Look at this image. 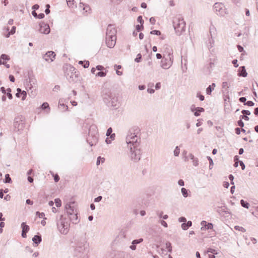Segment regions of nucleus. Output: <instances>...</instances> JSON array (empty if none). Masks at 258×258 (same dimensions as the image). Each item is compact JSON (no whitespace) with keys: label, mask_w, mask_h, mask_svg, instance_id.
Listing matches in <instances>:
<instances>
[{"label":"nucleus","mask_w":258,"mask_h":258,"mask_svg":"<svg viewBox=\"0 0 258 258\" xmlns=\"http://www.w3.org/2000/svg\"><path fill=\"white\" fill-rule=\"evenodd\" d=\"M139 130L136 128L132 132L130 131L126 137V143L127 147H139L141 143V138L138 136Z\"/></svg>","instance_id":"f257e3e1"},{"label":"nucleus","mask_w":258,"mask_h":258,"mask_svg":"<svg viewBox=\"0 0 258 258\" xmlns=\"http://www.w3.org/2000/svg\"><path fill=\"white\" fill-rule=\"evenodd\" d=\"M102 97L104 103L109 107L116 108L118 106V98L114 93L106 90L103 92Z\"/></svg>","instance_id":"f03ea898"},{"label":"nucleus","mask_w":258,"mask_h":258,"mask_svg":"<svg viewBox=\"0 0 258 258\" xmlns=\"http://www.w3.org/2000/svg\"><path fill=\"white\" fill-rule=\"evenodd\" d=\"M173 25L177 35H180L185 31V23L183 19L180 16L174 18Z\"/></svg>","instance_id":"7ed1b4c3"},{"label":"nucleus","mask_w":258,"mask_h":258,"mask_svg":"<svg viewBox=\"0 0 258 258\" xmlns=\"http://www.w3.org/2000/svg\"><path fill=\"white\" fill-rule=\"evenodd\" d=\"M64 74L70 82L76 81L79 75V72L76 71V69L71 65L67 66L64 69Z\"/></svg>","instance_id":"20e7f679"},{"label":"nucleus","mask_w":258,"mask_h":258,"mask_svg":"<svg viewBox=\"0 0 258 258\" xmlns=\"http://www.w3.org/2000/svg\"><path fill=\"white\" fill-rule=\"evenodd\" d=\"M57 226L59 232L63 234H66L69 230L70 222L69 220L60 216L59 219L57 222Z\"/></svg>","instance_id":"39448f33"},{"label":"nucleus","mask_w":258,"mask_h":258,"mask_svg":"<svg viewBox=\"0 0 258 258\" xmlns=\"http://www.w3.org/2000/svg\"><path fill=\"white\" fill-rule=\"evenodd\" d=\"M86 241L84 239L78 240L75 248L74 254L75 256L81 257L84 254L85 250V243Z\"/></svg>","instance_id":"423d86ee"},{"label":"nucleus","mask_w":258,"mask_h":258,"mask_svg":"<svg viewBox=\"0 0 258 258\" xmlns=\"http://www.w3.org/2000/svg\"><path fill=\"white\" fill-rule=\"evenodd\" d=\"M130 150L129 156L131 159L135 162L141 159V152L139 147H127Z\"/></svg>","instance_id":"0eeeda50"},{"label":"nucleus","mask_w":258,"mask_h":258,"mask_svg":"<svg viewBox=\"0 0 258 258\" xmlns=\"http://www.w3.org/2000/svg\"><path fill=\"white\" fill-rule=\"evenodd\" d=\"M173 56H171V53L167 55L164 54L163 59L161 61V67L165 70L169 69L173 64Z\"/></svg>","instance_id":"6e6552de"},{"label":"nucleus","mask_w":258,"mask_h":258,"mask_svg":"<svg viewBox=\"0 0 258 258\" xmlns=\"http://www.w3.org/2000/svg\"><path fill=\"white\" fill-rule=\"evenodd\" d=\"M214 10L217 15L224 16L228 14L227 9L224 4L222 3H216L214 5Z\"/></svg>","instance_id":"1a4fd4ad"},{"label":"nucleus","mask_w":258,"mask_h":258,"mask_svg":"<svg viewBox=\"0 0 258 258\" xmlns=\"http://www.w3.org/2000/svg\"><path fill=\"white\" fill-rule=\"evenodd\" d=\"M14 126L17 131L23 130L25 127V118L22 115H18L15 117Z\"/></svg>","instance_id":"9d476101"},{"label":"nucleus","mask_w":258,"mask_h":258,"mask_svg":"<svg viewBox=\"0 0 258 258\" xmlns=\"http://www.w3.org/2000/svg\"><path fill=\"white\" fill-rule=\"evenodd\" d=\"M116 30L112 25H109L107 26L106 33V38L107 39L114 38L116 36Z\"/></svg>","instance_id":"9b49d317"},{"label":"nucleus","mask_w":258,"mask_h":258,"mask_svg":"<svg viewBox=\"0 0 258 258\" xmlns=\"http://www.w3.org/2000/svg\"><path fill=\"white\" fill-rule=\"evenodd\" d=\"M40 29L39 32L41 33L48 34L50 33V28L48 24H45L43 22L40 23Z\"/></svg>","instance_id":"f8f14e48"},{"label":"nucleus","mask_w":258,"mask_h":258,"mask_svg":"<svg viewBox=\"0 0 258 258\" xmlns=\"http://www.w3.org/2000/svg\"><path fill=\"white\" fill-rule=\"evenodd\" d=\"M74 205V202H70L66 205L67 212L69 215H74V213L76 212L75 207L73 206Z\"/></svg>","instance_id":"ddd939ff"},{"label":"nucleus","mask_w":258,"mask_h":258,"mask_svg":"<svg viewBox=\"0 0 258 258\" xmlns=\"http://www.w3.org/2000/svg\"><path fill=\"white\" fill-rule=\"evenodd\" d=\"M55 56V54L53 51H48L43 56V58L46 61L52 62Z\"/></svg>","instance_id":"4468645a"},{"label":"nucleus","mask_w":258,"mask_h":258,"mask_svg":"<svg viewBox=\"0 0 258 258\" xmlns=\"http://www.w3.org/2000/svg\"><path fill=\"white\" fill-rule=\"evenodd\" d=\"M116 37H114V38H110L107 39L106 38V44L107 47L109 48H113L116 43Z\"/></svg>","instance_id":"2eb2a0df"},{"label":"nucleus","mask_w":258,"mask_h":258,"mask_svg":"<svg viewBox=\"0 0 258 258\" xmlns=\"http://www.w3.org/2000/svg\"><path fill=\"white\" fill-rule=\"evenodd\" d=\"M91 128H90L89 130V138H87V142L89 143V144L91 146H92L93 145L95 144L97 142V138H98V137L97 135H94L93 136H92V139H93V140L91 141H90V139H89V138L90 137V135H91Z\"/></svg>","instance_id":"dca6fc26"},{"label":"nucleus","mask_w":258,"mask_h":258,"mask_svg":"<svg viewBox=\"0 0 258 258\" xmlns=\"http://www.w3.org/2000/svg\"><path fill=\"white\" fill-rule=\"evenodd\" d=\"M143 241V238H140V239H135V240H134L132 242V245H131L130 246V248L133 250H135L136 249V244H139L141 242H142Z\"/></svg>","instance_id":"f3484780"},{"label":"nucleus","mask_w":258,"mask_h":258,"mask_svg":"<svg viewBox=\"0 0 258 258\" xmlns=\"http://www.w3.org/2000/svg\"><path fill=\"white\" fill-rule=\"evenodd\" d=\"M191 111L194 112L195 110L196 111L194 112V115L196 116H198L200 115V112H202L204 111V109L202 107H197L193 108L192 106L191 108Z\"/></svg>","instance_id":"a211bd4d"},{"label":"nucleus","mask_w":258,"mask_h":258,"mask_svg":"<svg viewBox=\"0 0 258 258\" xmlns=\"http://www.w3.org/2000/svg\"><path fill=\"white\" fill-rule=\"evenodd\" d=\"M238 75L239 76H242L243 77H246L247 76V73L244 66L240 67L239 68V73Z\"/></svg>","instance_id":"6ab92c4d"},{"label":"nucleus","mask_w":258,"mask_h":258,"mask_svg":"<svg viewBox=\"0 0 258 258\" xmlns=\"http://www.w3.org/2000/svg\"><path fill=\"white\" fill-rule=\"evenodd\" d=\"M32 241L36 246L38 245L42 241L41 235H36L32 238Z\"/></svg>","instance_id":"aec40b11"},{"label":"nucleus","mask_w":258,"mask_h":258,"mask_svg":"<svg viewBox=\"0 0 258 258\" xmlns=\"http://www.w3.org/2000/svg\"><path fill=\"white\" fill-rule=\"evenodd\" d=\"M164 47H165L164 52L166 53V54H165V55H169V52H170V54L171 53V56H173V50L170 46H169L168 45H165L164 46Z\"/></svg>","instance_id":"412c9836"},{"label":"nucleus","mask_w":258,"mask_h":258,"mask_svg":"<svg viewBox=\"0 0 258 258\" xmlns=\"http://www.w3.org/2000/svg\"><path fill=\"white\" fill-rule=\"evenodd\" d=\"M192 222L191 221H188L186 223H183L181 224V228L182 229L185 230L188 229L189 227L191 226Z\"/></svg>","instance_id":"4be33fe9"},{"label":"nucleus","mask_w":258,"mask_h":258,"mask_svg":"<svg viewBox=\"0 0 258 258\" xmlns=\"http://www.w3.org/2000/svg\"><path fill=\"white\" fill-rule=\"evenodd\" d=\"M70 220H71L73 223H77L79 221L78 220L77 213L76 212L74 215H70Z\"/></svg>","instance_id":"5701e85b"},{"label":"nucleus","mask_w":258,"mask_h":258,"mask_svg":"<svg viewBox=\"0 0 258 258\" xmlns=\"http://www.w3.org/2000/svg\"><path fill=\"white\" fill-rule=\"evenodd\" d=\"M21 226L22 229V231L28 232V231L29 230V226L28 225H26L25 222H23L21 224Z\"/></svg>","instance_id":"b1692460"},{"label":"nucleus","mask_w":258,"mask_h":258,"mask_svg":"<svg viewBox=\"0 0 258 258\" xmlns=\"http://www.w3.org/2000/svg\"><path fill=\"white\" fill-rule=\"evenodd\" d=\"M79 64L83 65L84 68H88L89 66L90 63L89 61L80 60L79 61Z\"/></svg>","instance_id":"393cba45"},{"label":"nucleus","mask_w":258,"mask_h":258,"mask_svg":"<svg viewBox=\"0 0 258 258\" xmlns=\"http://www.w3.org/2000/svg\"><path fill=\"white\" fill-rule=\"evenodd\" d=\"M2 59H3L4 60H9L10 59V57L7 54H2L1 57H0V64H3V62L2 61Z\"/></svg>","instance_id":"a878e982"},{"label":"nucleus","mask_w":258,"mask_h":258,"mask_svg":"<svg viewBox=\"0 0 258 258\" xmlns=\"http://www.w3.org/2000/svg\"><path fill=\"white\" fill-rule=\"evenodd\" d=\"M240 204L243 207L248 209L249 204L246 201H245L243 200H241L240 201Z\"/></svg>","instance_id":"bb28decb"},{"label":"nucleus","mask_w":258,"mask_h":258,"mask_svg":"<svg viewBox=\"0 0 258 258\" xmlns=\"http://www.w3.org/2000/svg\"><path fill=\"white\" fill-rule=\"evenodd\" d=\"M213 227V224L211 223H208L207 224L205 227H202L201 230H204L205 229H212Z\"/></svg>","instance_id":"cd10ccee"},{"label":"nucleus","mask_w":258,"mask_h":258,"mask_svg":"<svg viewBox=\"0 0 258 258\" xmlns=\"http://www.w3.org/2000/svg\"><path fill=\"white\" fill-rule=\"evenodd\" d=\"M181 191L182 194V196L184 198H186L188 197V190L186 188H185L184 187L181 188Z\"/></svg>","instance_id":"c85d7f7f"},{"label":"nucleus","mask_w":258,"mask_h":258,"mask_svg":"<svg viewBox=\"0 0 258 258\" xmlns=\"http://www.w3.org/2000/svg\"><path fill=\"white\" fill-rule=\"evenodd\" d=\"M106 75V72L100 71L96 74V77H104Z\"/></svg>","instance_id":"c756f323"},{"label":"nucleus","mask_w":258,"mask_h":258,"mask_svg":"<svg viewBox=\"0 0 258 258\" xmlns=\"http://www.w3.org/2000/svg\"><path fill=\"white\" fill-rule=\"evenodd\" d=\"M16 27L15 26H13L12 28V29L11 30V31L7 34V35L6 36V37H9L10 36V35L11 34H14L15 32H16Z\"/></svg>","instance_id":"7c9ffc66"},{"label":"nucleus","mask_w":258,"mask_h":258,"mask_svg":"<svg viewBox=\"0 0 258 258\" xmlns=\"http://www.w3.org/2000/svg\"><path fill=\"white\" fill-rule=\"evenodd\" d=\"M11 178L10 177V175L9 174H7L5 175V179L4 180L5 183H10L11 182Z\"/></svg>","instance_id":"2f4dec72"},{"label":"nucleus","mask_w":258,"mask_h":258,"mask_svg":"<svg viewBox=\"0 0 258 258\" xmlns=\"http://www.w3.org/2000/svg\"><path fill=\"white\" fill-rule=\"evenodd\" d=\"M180 153V149L178 146H176L174 150V155L175 156H178Z\"/></svg>","instance_id":"473e14b6"},{"label":"nucleus","mask_w":258,"mask_h":258,"mask_svg":"<svg viewBox=\"0 0 258 258\" xmlns=\"http://www.w3.org/2000/svg\"><path fill=\"white\" fill-rule=\"evenodd\" d=\"M166 248L168 249V251L169 252H171L172 251V247H171V244L169 242H167L166 243Z\"/></svg>","instance_id":"72a5a7b5"},{"label":"nucleus","mask_w":258,"mask_h":258,"mask_svg":"<svg viewBox=\"0 0 258 258\" xmlns=\"http://www.w3.org/2000/svg\"><path fill=\"white\" fill-rule=\"evenodd\" d=\"M234 228L236 230H238V231H241V232H244L246 231V230L243 227L239 226H235L234 227Z\"/></svg>","instance_id":"f704fd0d"},{"label":"nucleus","mask_w":258,"mask_h":258,"mask_svg":"<svg viewBox=\"0 0 258 258\" xmlns=\"http://www.w3.org/2000/svg\"><path fill=\"white\" fill-rule=\"evenodd\" d=\"M55 203L57 207H59L61 205V202L59 199H55Z\"/></svg>","instance_id":"c9c22d12"},{"label":"nucleus","mask_w":258,"mask_h":258,"mask_svg":"<svg viewBox=\"0 0 258 258\" xmlns=\"http://www.w3.org/2000/svg\"><path fill=\"white\" fill-rule=\"evenodd\" d=\"M7 91L8 92L7 93V95L9 99H12L13 98V96H12V94L11 93V89L10 88H8L7 89Z\"/></svg>","instance_id":"e433bc0d"},{"label":"nucleus","mask_w":258,"mask_h":258,"mask_svg":"<svg viewBox=\"0 0 258 258\" xmlns=\"http://www.w3.org/2000/svg\"><path fill=\"white\" fill-rule=\"evenodd\" d=\"M207 252L213 253L214 254H217L218 253L215 249L212 248H209Z\"/></svg>","instance_id":"4c0bfd02"},{"label":"nucleus","mask_w":258,"mask_h":258,"mask_svg":"<svg viewBox=\"0 0 258 258\" xmlns=\"http://www.w3.org/2000/svg\"><path fill=\"white\" fill-rule=\"evenodd\" d=\"M67 5L69 7H72L74 4V0H66Z\"/></svg>","instance_id":"58836bf2"},{"label":"nucleus","mask_w":258,"mask_h":258,"mask_svg":"<svg viewBox=\"0 0 258 258\" xmlns=\"http://www.w3.org/2000/svg\"><path fill=\"white\" fill-rule=\"evenodd\" d=\"M213 90L212 88V86H209L207 89H206V93L208 95H211L212 91Z\"/></svg>","instance_id":"ea45409f"},{"label":"nucleus","mask_w":258,"mask_h":258,"mask_svg":"<svg viewBox=\"0 0 258 258\" xmlns=\"http://www.w3.org/2000/svg\"><path fill=\"white\" fill-rule=\"evenodd\" d=\"M142 59V55L140 53L137 54V57L135 58V61L137 62L141 61Z\"/></svg>","instance_id":"a19ab883"},{"label":"nucleus","mask_w":258,"mask_h":258,"mask_svg":"<svg viewBox=\"0 0 258 258\" xmlns=\"http://www.w3.org/2000/svg\"><path fill=\"white\" fill-rule=\"evenodd\" d=\"M150 33L151 34H154V35H160L161 34V32L159 30H152L150 32Z\"/></svg>","instance_id":"79ce46f5"},{"label":"nucleus","mask_w":258,"mask_h":258,"mask_svg":"<svg viewBox=\"0 0 258 258\" xmlns=\"http://www.w3.org/2000/svg\"><path fill=\"white\" fill-rule=\"evenodd\" d=\"M136 28L138 32H140L143 29V25H137L136 27Z\"/></svg>","instance_id":"37998d69"},{"label":"nucleus","mask_w":258,"mask_h":258,"mask_svg":"<svg viewBox=\"0 0 258 258\" xmlns=\"http://www.w3.org/2000/svg\"><path fill=\"white\" fill-rule=\"evenodd\" d=\"M229 84L228 83V82H223L222 83V87L223 88H227V89L229 88Z\"/></svg>","instance_id":"c03bdc74"},{"label":"nucleus","mask_w":258,"mask_h":258,"mask_svg":"<svg viewBox=\"0 0 258 258\" xmlns=\"http://www.w3.org/2000/svg\"><path fill=\"white\" fill-rule=\"evenodd\" d=\"M49 108V104L47 102H44L41 105V108L42 109H45Z\"/></svg>","instance_id":"a18cd8bd"},{"label":"nucleus","mask_w":258,"mask_h":258,"mask_svg":"<svg viewBox=\"0 0 258 258\" xmlns=\"http://www.w3.org/2000/svg\"><path fill=\"white\" fill-rule=\"evenodd\" d=\"M137 21L138 22L140 23L141 25H143L144 24V20L142 19V17L141 16H140L137 18Z\"/></svg>","instance_id":"49530a36"},{"label":"nucleus","mask_w":258,"mask_h":258,"mask_svg":"<svg viewBox=\"0 0 258 258\" xmlns=\"http://www.w3.org/2000/svg\"><path fill=\"white\" fill-rule=\"evenodd\" d=\"M20 95L22 96V100H24L27 95L26 92L25 91H23Z\"/></svg>","instance_id":"de8ad7c7"},{"label":"nucleus","mask_w":258,"mask_h":258,"mask_svg":"<svg viewBox=\"0 0 258 258\" xmlns=\"http://www.w3.org/2000/svg\"><path fill=\"white\" fill-rule=\"evenodd\" d=\"M254 103L251 101H248L244 103V105H247L248 106H253Z\"/></svg>","instance_id":"09e8293b"},{"label":"nucleus","mask_w":258,"mask_h":258,"mask_svg":"<svg viewBox=\"0 0 258 258\" xmlns=\"http://www.w3.org/2000/svg\"><path fill=\"white\" fill-rule=\"evenodd\" d=\"M241 113L243 114V115L244 114L246 115H249L251 114L250 111L247 110H242L241 111Z\"/></svg>","instance_id":"8fccbe9b"},{"label":"nucleus","mask_w":258,"mask_h":258,"mask_svg":"<svg viewBox=\"0 0 258 258\" xmlns=\"http://www.w3.org/2000/svg\"><path fill=\"white\" fill-rule=\"evenodd\" d=\"M192 164L195 166H197L198 165L199 160L198 158H195V159L192 160Z\"/></svg>","instance_id":"3c124183"},{"label":"nucleus","mask_w":258,"mask_h":258,"mask_svg":"<svg viewBox=\"0 0 258 258\" xmlns=\"http://www.w3.org/2000/svg\"><path fill=\"white\" fill-rule=\"evenodd\" d=\"M112 128L111 127H109V128H108V130L107 131L106 135L107 136H109L112 134Z\"/></svg>","instance_id":"603ef678"},{"label":"nucleus","mask_w":258,"mask_h":258,"mask_svg":"<svg viewBox=\"0 0 258 258\" xmlns=\"http://www.w3.org/2000/svg\"><path fill=\"white\" fill-rule=\"evenodd\" d=\"M46 9H45V12L47 15L50 13V10H49L50 6H49V5L47 4L46 5Z\"/></svg>","instance_id":"864d4df0"},{"label":"nucleus","mask_w":258,"mask_h":258,"mask_svg":"<svg viewBox=\"0 0 258 258\" xmlns=\"http://www.w3.org/2000/svg\"><path fill=\"white\" fill-rule=\"evenodd\" d=\"M237 124H238V125H239V126H240L241 127L244 126V122L242 121V120H241V118L238 121Z\"/></svg>","instance_id":"5fc2aeb1"},{"label":"nucleus","mask_w":258,"mask_h":258,"mask_svg":"<svg viewBox=\"0 0 258 258\" xmlns=\"http://www.w3.org/2000/svg\"><path fill=\"white\" fill-rule=\"evenodd\" d=\"M178 221L179 222H186V219L185 217H180L179 219H178Z\"/></svg>","instance_id":"6e6d98bb"},{"label":"nucleus","mask_w":258,"mask_h":258,"mask_svg":"<svg viewBox=\"0 0 258 258\" xmlns=\"http://www.w3.org/2000/svg\"><path fill=\"white\" fill-rule=\"evenodd\" d=\"M96 70H97L98 71H102L105 69L104 67L102 66H101V65L97 66L96 67Z\"/></svg>","instance_id":"4d7b16f0"},{"label":"nucleus","mask_w":258,"mask_h":258,"mask_svg":"<svg viewBox=\"0 0 258 258\" xmlns=\"http://www.w3.org/2000/svg\"><path fill=\"white\" fill-rule=\"evenodd\" d=\"M36 215L37 216H38V217L40 218H43V217L44 216L45 214L44 213H40L39 212H36Z\"/></svg>","instance_id":"13d9d810"},{"label":"nucleus","mask_w":258,"mask_h":258,"mask_svg":"<svg viewBox=\"0 0 258 258\" xmlns=\"http://www.w3.org/2000/svg\"><path fill=\"white\" fill-rule=\"evenodd\" d=\"M17 92L16 94V96L17 97H20V94H21L22 93V91L21 89H20V88H18L17 89Z\"/></svg>","instance_id":"bf43d9fd"},{"label":"nucleus","mask_w":258,"mask_h":258,"mask_svg":"<svg viewBox=\"0 0 258 258\" xmlns=\"http://www.w3.org/2000/svg\"><path fill=\"white\" fill-rule=\"evenodd\" d=\"M239 100L240 102H242V103H245L246 102V98L244 97H240L239 99Z\"/></svg>","instance_id":"052dcab7"},{"label":"nucleus","mask_w":258,"mask_h":258,"mask_svg":"<svg viewBox=\"0 0 258 258\" xmlns=\"http://www.w3.org/2000/svg\"><path fill=\"white\" fill-rule=\"evenodd\" d=\"M240 118L241 119H244L245 120H248L249 119V117L247 116V115H240Z\"/></svg>","instance_id":"680f3d73"},{"label":"nucleus","mask_w":258,"mask_h":258,"mask_svg":"<svg viewBox=\"0 0 258 258\" xmlns=\"http://www.w3.org/2000/svg\"><path fill=\"white\" fill-rule=\"evenodd\" d=\"M160 223L162 226H163L165 227H167L168 226L167 223L164 220H161L160 221Z\"/></svg>","instance_id":"e2e57ef3"},{"label":"nucleus","mask_w":258,"mask_h":258,"mask_svg":"<svg viewBox=\"0 0 258 258\" xmlns=\"http://www.w3.org/2000/svg\"><path fill=\"white\" fill-rule=\"evenodd\" d=\"M102 196H98L94 199V202H99L102 200Z\"/></svg>","instance_id":"0e129e2a"},{"label":"nucleus","mask_w":258,"mask_h":258,"mask_svg":"<svg viewBox=\"0 0 258 258\" xmlns=\"http://www.w3.org/2000/svg\"><path fill=\"white\" fill-rule=\"evenodd\" d=\"M59 176L57 175V174H55L54 176V180L55 182H57L59 181Z\"/></svg>","instance_id":"69168bd1"},{"label":"nucleus","mask_w":258,"mask_h":258,"mask_svg":"<svg viewBox=\"0 0 258 258\" xmlns=\"http://www.w3.org/2000/svg\"><path fill=\"white\" fill-rule=\"evenodd\" d=\"M178 183L180 186H184V182L182 179H179L178 181Z\"/></svg>","instance_id":"338daca9"},{"label":"nucleus","mask_w":258,"mask_h":258,"mask_svg":"<svg viewBox=\"0 0 258 258\" xmlns=\"http://www.w3.org/2000/svg\"><path fill=\"white\" fill-rule=\"evenodd\" d=\"M239 164H240V166L241 167V169L242 170H244L245 167L244 163L242 161H239Z\"/></svg>","instance_id":"774afa93"}]
</instances>
